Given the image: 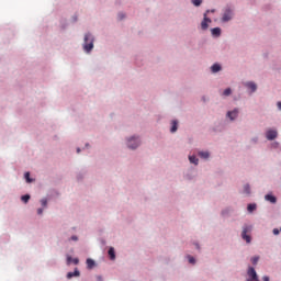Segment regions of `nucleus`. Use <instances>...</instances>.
Returning a JSON list of instances; mask_svg holds the SVG:
<instances>
[{
    "label": "nucleus",
    "mask_w": 281,
    "mask_h": 281,
    "mask_svg": "<svg viewBox=\"0 0 281 281\" xmlns=\"http://www.w3.org/2000/svg\"><path fill=\"white\" fill-rule=\"evenodd\" d=\"M211 12H214V10H211Z\"/></svg>",
    "instance_id": "nucleus-36"
},
{
    "label": "nucleus",
    "mask_w": 281,
    "mask_h": 281,
    "mask_svg": "<svg viewBox=\"0 0 281 281\" xmlns=\"http://www.w3.org/2000/svg\"><path fill=\"white\" fill-rule=\"evenodd\" d=\"M222 21L224 23H227V21H232V9H227L224 14H223V18H222Z\"/></svg>",
    "instance_id": "nucleus-6"
},
{
    "label": "nucleus",
    "mask_w": 281,
    "mask_h": 281,
    "mask_svg": "<svg viewBox=\"0 0 281 281\" xmlns=\"http://www.w3.org/2000/svg\"><path fill=\"white\" fill-rule=\"evenodd\" d=\"M71 240H78V236H71Z\"/></svg>",
    "instance_id": "nucleus-30"
},
{
    "label": "nucleus",
    "mask_w": 281,
    "mask_h": 281,
    "mask_svg": "<svg viewBox=\"0 0 281 281\" xmlns=\"http://www.w3.org/2000/svg\"><path fill=\"white\" fill-rule=\"evenodd\" d=\"M199 157H201L202 159H209L210 153L209 151H200Z\"/></svg>",
    "instance_id": "nucleus-14"
},
{
    "label": "nucleus",
    "mask_w": 281,
    "mask_h": 281,
    "mask_svg": "<svg viewBox=\"0 0 281 281\" xmlns=\"http://www.w3.org/2000/svg\"><path fill=\"white\" fill-rule=\"evenodd\" d=\"M244 192H245V194H250V193H251V191H250V189H249V184H246V186L244 187Z\"/></svg>",
    "instance_id": "nucleus-22"
},
{
    "label": "nucleus",
    "mask_w": 281,
    "mask_h": 281,
    "mask_svg": "<svg viewBox=\"0 0 281 281\" xmlns=\"http://www.w3.org/2000/svg\"><path fill=\"white\" fill-rule=\"evenodd\" d=\"M37 214H43V209H38Z\"/></svg>",
    "instance_id": "nucleus-29"
},
{
    "label": "nucleus",
    "mask_w": 281,
    "mask_h": 281,
    "mask_svg": "<svg viewBox=\"0 0 281 281\" xmlns=\"http://www.w3.org/2000/svg\"><path fill=\"white\" fill-rule=\"evenodd\" d=\"M266 201H269L270 203H276L278 200L276 199V196L271 195V194H267L265 196Z\"/></svg>",
    "instance_id": "nucleus-11"
},
{
    "label": "nucleus",
    "mask_w": 281,
    "mask_h": 281,
    "mask_svg": "<svg viewBox=\"0 0 281 281\" xmlns=\"http://www.w3.org/2000/svg\"><path fill=\"white\" fill-rule=\"evenodd\" d=\"M223 95H232V89L227 88L224 90Z\"/></svg>",
    "instance_id": "nucleus-21"
},
{
    "label": "nucleus",
    "mask_w": 281,
    "mask_h": 281,
    "mask_svg": "<svg viewBox=\"0 0 281 281\" xmlns=\"http://www.w3.org/2000/svg\"><path fill=\"white\" fill-rule=\"evenodd\" d=\"M273 234H274V236H278V234H280V229L274 228V229H273Z\"/></svg>",
    "instance_id": "nucleus-28"
},
{
    "label": "nucleus",
    "mask_w": 281,
    "mask_h": 281,
    "mask_svg": "<svg viewBox=\"0 0 281 281\" xmlns=\"http://www.w3.org/2000/svg\"><path fill=\"white\" fill-rule=\"evenodd\" d=\"M251 232V226H245L241 232V238L246 240V243H251V236L247 235Z\"/></svg>",
    "instance_id": "nucleus-2"
},
{
    "label": "nucleus",
    "mask_w": 281,
    "mask_h": 281,
    "mask_svg": "<svg viewBox=\"0 0 281 281\" xmlns=\"http://www.w3.org/2000/svg\"><path fill=\"white\" fill-rule=\"evenodd\" d=\"M190 164H194L195 166H199V158L196 156H189Z\"/></svg>",
    "instance_id": "nucleus-10"
},
{
    "label": "nucleus",
    "mask_w": 281,
    "mask_h": 281,
    "mask_svg": "<svg viewBox=\"0 0 281 281\" xmlns=\"http://www.w3.org/2000/svg\"><path fill=\"white\" fill-rule=\"evenodd\" d=\"M280 232H281V227H280Z\"/></svg>",
    "instance_id": "nucleus-37"
},
{
    "label": "nucleus",
    "mask_w": 281,
    "mask_h": 281,
    "mask_svg": "<svg viewBox=\"0 0 281 281\" xmlns=\"http://www.w3.org/2000/svg\"><path fill=\"white\" fill-rule=\"evenodd\" d=\"M21 201H23V203H27L30 201V194L22 195Z\"/></svg>",
    "instance_id": "nucleus-18"
},
{
    "label": "nucleus",
    "mask_w": 281,
    "mask_h": 281,
    "mask_svg": "<svg viewBox=\"0 0 281 281\" xmlns=\"http://www.w3.org/2000/svg\"><path fill=\"white\" fill-rule=\"evenodd\" d=\"M192 3H193V5L199 7V5H201V3H203V1L202 0H192Z\"/></svg>",
    "instance_id": "nucleus-23"
},
{
    "label": "nucleus",
    "mask_w": 281,
    "mask_h": 281,
    "mask_svg": "<svg viewBox=\"0 0 281 281\" xmlns=\"http://www.w3.org/2000/svg\"><path fill=\"white\" fill-rule=\"evenodd\" d=\"M98 281H102V278L98 277Z\"/></svg>",
    "instance_id": "nucleus-34"
},
{
    "label": "nucleus",
    "mask_w": 281,
    "mask_h": 281,
    "mask_svg": "<svg viewBox=\"0 0 281 281\" xmlns=\"http://www.w3.org/2000/svg\"><path fill=\"white\" fill-rule=\"evenodd\" d=\"M262 280L263 281H269V277H263Z\"/></svg>",
    "instance_id": "nucleus-31"
},
{
    "label": "nucleus",
    "mask_w": 281,
    "mask_h": 281,
    "mask_svg": "<svg viewBox=\"0 0 281 281\" xmlns=\"http://www.w3.org/2000/svg\"><path fill=\"white\" fill-rule=\"evenodd\" d=\"M207 14H210V10H207L205 13H204V19L203 21L201 22V27L202 30H207V27H210V25L207 23H212V20L210 18H207Z\"/></svg>",
    "instance_id": "nucleus-3"
},
{
    "label": "nucleus",
    "mask_w": 281,
    "mask_h": 281,
    "mask_svg": "<svg viewBox=\"0 0 281 281\" xmlns=\"http://www.w3.org/2000/svg\"><path fill=\"white\" fill-rule=\"evenodd\" d=\"M258 260H260L259 257H252V258H251L252 265H258Z\"/></svg>",
    "instance_id": "nucleus-25"
},
{
    "label": "nucleus",
    "mask_w": 281,
    "mask_h": 281,
    "mask_svg": "<svg viewBox=\"0 0 281 281\" xmlns=\"http://www.w3.org/2000/svg\"><path fill=\"white\" fill-rule=\"evenodd\" d=\"M41 203H42L43 207H47V199H42Z\"/></svg>",
    "instance_id": "nucleus-26"
},
{
    "label": "nucleus",
    "mask_w": 281,
    "mask_h": 281,
    "mask_svg": "<svg viewBox=\"0 0 281 281\" xmlns=\"http://www.w3.org/2000/svg\"><path fill=\"white\" fill-rule=\"evenodd\" d=\"M87 267L88 269H93V267H95V261H93V259H87Z\"/></svg>",
    "instance_id": "nucleus-15"
},
{
    "label": "nucleus",
    "mask_w": 281,
    "mask_h": 281,
    "mask_svg": "<svg viewBox=\"0 0 281 281\" xmlns=\"http://www.w3.org/2000/svg\"><path fill=\"white\" fill-rule=\"evenodd\" d=\"M67 260H68V265L71 262H74V265H78V262H79V260L77 258L71 259V257H68Z\"/></svg>",
    "instance_id": "nucleus-19"
},
{
    "label": "nucleus",
    "mask_w": 281,
    "mask_h": 281,
    "mask_svg": "<svg viewBox=\"0 0 281 281\" xmlns=\"http://www.w3.org/2000/svg\"><path fill=\"white\" fill-rule=\"evenodd\" d=\"M189 262H190V265H194L196 262V260L194 259V257L189 256Z\"/></svg>",
    "instance_id": "nucleus-27"
},
{
    "label": "nucleus",
    "mask_w": 281,
    "mask_h": 281,
    "mask_svg": "<svg viewBox=\"0 0 281 281\" xmlns=\"http://www.w3.org/2000/svg\"><path fill=\"white\" fill-rule=\"evenodd\" d=\"M83 49L87 53H89V52H91V49H93V35H91L90 33H87L85 35Z\"/></svg>",
    "instance_id": "nucleus-1"
},
{
    "label": "nucleus",
    "mask_w": 281,
    "mask_h": 281,
    "mask_svg": "<svg viewBox=\"0 0 281 281\" xmlns=\"http://www.w3.org/2000/svg\"><path fill=\"white\" fill-rule=\"evenodd\" d=\"M108 254H109L111 260H115V249L110 248Z\"/></svg>",
    "instance_id": "nucleus-16"
},
{
    "label": "nucleus",
    "mask_w": 281,
    "mask_h": 281,
    "mask_svg": "<svg viewBox=\"0 0 281 281\" xmlns=\"http://www.w3.org/2000/svg\"><path fill=\"white\" fill-rule=\"evenodd\" d=\"M177 124H178L177 121H172V126H171V130H170L171 133H177V128H178Z\"/></svg>",
    "instance_id": "nucleus-17"
},
{
    "label": "nucleus",
    "mask_w": 281,
    "mask_h": 281,
    "mask_svg": "<svg viewBox=\"0 0 281 281\" xmlns=\"http://www.w3.org/2000/svg\"><path fill=\"white\" fill-rule=\"evenodd\" d=\"M77 153H80V148H77Z\"/></svg>",
    "instance_id": "nucleus-35"
},
{
    "label": "nucleus",
    "mask_w": 281,
    "mask_h": 281,
    "mask_svg": "<svg viewBox=\"0 0 281 281\" xmlns=\"http://www.w3.org/2000/svg\"><path fill=\"white\" fill-rule=\"evenodd\" d=\"M227 116L229 117V120H236V117H238V109L227 112Z\"/></svg>",
    "instance_id": "nucleus-7"
},
{
    "label": "nucleus",
    "mask_w": 281,
    "mask_h": 281,
    "mask_svg": "<svg viewBox=\"0 0 281 281\" xmlns=\"http://www.w3.org/2000/svg\"><path fill=\"white\" fill-rule=\"evenodd\" d=\"M211 32L213 36H221V27H214Z\"/></svg>",
    "instance_id": "nucleus-12"
},
{
    "label": "nucleus",
    "mask_w": 281,
    "mask_h": 281,
    "mask_svg": "<svg viewBox=\"0 0 281 281\" xmlns=\"http://www.w3.org/2000/svg\"><path fill=\"white\" fill-rule=\"evenodd\" d=\"M246 87L248 89H250L252 91V93H254V91H256V89H258V86H256V83H254V82H247Z\"/></svg>",
    "instance_id": "nucleus-9"
},
{
    "label": "nucleus",
    "mask_w": 281,
    "mask_h": 281,
    "mask_svg": "<svg viewBox=\"0 0 281 281\" xmlns=\"http://www.w3.org/2000/svg\"><path fill=\"white\" fill-rule=\"evenodd\" d=\"M211 70H212L213 74H217V71H221V65L214 64V65L211 67Z\"/></svg>",
    "instance_id": "nucleus-13"
},
{
    "label": "nucleus",
    "mask_w": 281,
    "mask_h": 281,
    "mask_svg": "<svg viewBox=\"0 0 281 281\" xmlns=\"http://www.w3.org/2000/svg\"><path fill=\"white\" fill-rule=\"evenodd\" d=\"M78 277H80V271L78 269H75L74 272H68L67 273L68 280H71V278H78Z\"/></svg>",
    "instance_id": "nucleus-8"
},
{
    "label": "nucleus",
    "mask_w": 281,
    "mask_h": 281,
    "mask_svg": "<svg viewBox=\"0 0 281 281\" xmlns=\"http://www.w3.org/2000/svg\"><path fill=\"white\" fill-rule=\"evenodd\" d=\"M247 210H248V212H255L256 204H248Z\"/></svg>",
    "instance_id": "nucleus-20"
},
{
    "label": "nucleus",
    "mask_w": 281,
    "mask_h": 281,
    "mask_svg": "<svg viewBox=\"0 0 281 281\" xmlns=\"http://www.w3.org/2000/svg\"><path fill=\"white\" fill-rule=\"evenodd\" d=\"M128 148H132V150H135L137 146H139V138L132 137L127 140Z\"/></svg>",
    "instance_id": "nucleus-4"
},
{
    "label": "nucleus",
    "mask_w": 281,
    "mask_h": 281,
    "mask_svg": "<svg viewBox=\"0 0 281 281\" xmlns=\"http://www.w3.org/2000/svg\"><path fill=\"white\" fill-rule=\"evenodd\" d=\"M24 177L27 183H32V180L30 179V172H25Z\"/></svg>",
    "instance_id": "nucleus-24"
},
{
    "label": "nucleus",
    "mask_w": 281,
    "mask_h": 281,
    "mask_svg": "<svg viewBox=\"0 0 281 281\" xmlns=\"http://www.w3.org/2000/svg\"><path fill=\"white\" fill-rule=\"evenodd\" d=\"M278 109L281 111V102L278 103Z\"/></svg>",
    "instance_id": "nucleus-32"
},
{
    "label": "nucleus",
    "mask_w": 281,
    "mask_h": 281,
    "mask_svg": "<svg viewBox=\"0 0 281 281\" xmlns=\"http://www.w3.org/2000/svg\"><path fill=\"white\" fill-rule=\"evenodd\" d=\"M119 16H120V19H124V14H120Z\"/></svg>",
    "instance_id": "nucleus-33"
},
{
    "label": "nucleus",
    "mask_w": 281,
    "mask_h": 281,
    "mask_svg": "<svg viewBox=\"0 0 281 281\" xmlns=\"http://www.w3.org/2000/svg\"><path fill=\"white\" fill-rule=\"evenodd\" d=\"M266 137L270 142H272V139H276V137H278V131H276V130H268L267 133H266Z\"/></svg>",
    "instance_id": "nucleus-5"
}]
</instances>
